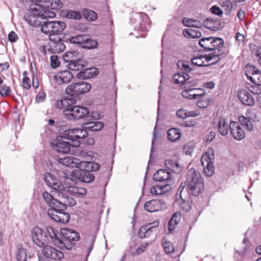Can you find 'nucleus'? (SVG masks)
Segmentation results:
<instances>
[{
  "label": "nucleus",
  "instance_id": "obj_1",
  "mask_svg": "<svg viewBox=\"0 0 261 261\" xmlns=\"http://www.w3.org/2000/svg\"><path fill=\"white\" fill-rule=\"evenodd\" d=\"M76 100L73 98H66L57 100L54 105L56 108L63 110L64 114L70 120L81 119L89 114L87 108L75 106Z\"/></svg>",
  "mask_w": 261,
  "mask_h": 261
},
{
  "label": "nucleus",
  "instance_id": "obj_2",
  "mask_svg": "<svg viewBox=\"0 0 261 261\" xmlns=\"http://www.w3.org/2000/svg\"><path fill=\"white\" fill-rule=\"evenodd\" d=\"M58 194V198L60 199V203L63 205L64 207H60L58 209L59 211L55 210H48L47 214L49 217L54 221L62 223H66L68 222L70 219V215L67 213L64 212L66 209L67 206H73L75 204L76 202L69 192L65 191L57 192L55 193Z\"/></svg>",
  "mask_w": 261,
  "mask_h": 261
},
{
  "label": "nucleus",
  "instance_id": "obj_3",
  "mask_svg": "<svg viewBox=\"0 0 261 261\" xmlns=\"http://www.w3.org/2000/svg\"><path fill=\"white\" fill-rule=\"evenodd\" d=\"M41 6L40 3H35L30 5L29 13L24 15L26 21L32 26L37 27L40 24L38 18H54L56 16V13Z\"/></svg>",
  "mask_w": 261,
  "mask_h": 261
},
{
  "label": "nucleus",
  "instance_id": "obj_4",
  "mask_svg": "<svg viewBox=\"0 0 261 261\" xmlns=\"http://www.w3.org/2000/svg\"><path fill=\"white\" fill-rule=\"evenodd\" d=\"M185 184L192 195L197 196L204 190V180L200 173L194 168L189 169L187 173Z\"/></svg>",
  "mask_w": 261,
  "mask_h": 261
},
{
  "label": "nucleus",
  "instance_id": "obj_5",
  "mask_svg": "<svg viewBox=\"0 0 261 261\" xmlns=\"http://www.w3.org/2000/svg\"><path fill=\"white\" fill-rule=\"evenodd\" d=\"M177 66L178 68H181L184 71L174 74L172 78V81L173 83L176 84H181L184 86V88H188L189 87V84H192V86H196L197 82L193 79V73L191 72L193 69L187 63L183 61H179L177 63Z\"/></svg>",
  "mask_w": 261,
  "mask_h": 261
},
{
  "label": "nucleus",
  "instance_id": "obj_6",
  "mask_svg": "<svg viewBox=\"0 0 261 261\" xmlns=\"http://www.w3.org/2000/svg\"><path fill=\"white\" fill-rule=\"evenodd\" d=\"M49 174L51 176H54L52 174L50 173H45L44 175V180L47 184V185L50 187L51 189H53V191H51V193H48L46 191H45L43 193L42 195L43 197L46 202V204H47L49 206L50 208L48 209V210H55L56 211H58V209H60V207H64V206L60 203V199L58 198V194H57L55 195V193H57V192H61L62 191V189H55L52 185H50L49 184L46 179V175Z\"/></svg>",
  "mask_w": 261,
  "mask_h": 261
},
{
  "label": "nucleus",
  "instance_id": "obj_7",
  "mask_svg": "<svg viewBox=\"0 0 261 261\" xmlns=\"http://www.w3.org/2000/svg\"><path fill=\"white\" fill-rule=\"evenodd\" d=\"M46 179L47 182L52 185L53 187L57 189H62L65 191L70 195H74L76 197L83 196L87 193V190L84 188L76 187L73 186L64 187L61 182L55 176H51L49 174L46 175Z\"/></svg>",
  "mask_w": 261,
  "mask_h": 261
},
{
  "label": "nucleus",
  "instance_id": "obj_8",
  "mask_svg": "<svg viewBox=\"0 0 261 261\" xmlns=\"http://www.w3.org/2000/svg\"><path fill=\"white\" fill-rule=\"evenodd\" d=\"M66 24L61 21H44L41 25V31L49 36L59 35L66 28Z\"/></svg>",
  "mask_w": 261,
  "mask_h": 261
},
{
  "label": "nucleus",
  "instance_id": "obj_9",
  "mask_svg": "<svg viewBox=\"0 0 261 261\" xmlns=\"http://www.w3.org/2000/svg\"><path fill=\"white\" fill-rule=\"evenodd\" d=\"M64 239H61L60 247L67 250H71L74 243V241H77L80 239L79 234L75 231L68 228H63L61 231Z\"/></svg>",
  "mask_w": 261,
  "mask_h": 261
},
{
  "label": "nucleus",
  "instance_id": "obj_10",
  "mask_svg": "<svg viewBox=\"0 0 261 261\" xmlns=\"http://www.w3.org/2000/svg\"><path fill=\"white\" fill-rule=\"evenodd\" d=\"M88 135L87 131L84 128H72L64 131V137L70 140L72 147L80 145L79 139L86 138Z\"/></svg>",
  "mask_w": 261,
  "mask_h": 261
},
{
  "label": "nucleus",
  "instance_id": "obj_11",
  "mask_svg": "<svg viewBox=\"0 0 261 261\" xmlns=\"http://www.w3.org/2000/svg\"><path fill=\"white\" fill-rule=\"evenodd\" d=\"M76 52H67L63 57L64 60L68 63L67 67L69 70L77 71L87 67L88 62L80 59H75Z\"/></svg>",
  "mask_w": 261,
  "mask_h": 261
},
{
  "label": "nucleus",
  "instance_id": "obj_12",
  "mask_svg": "<svg viewBox=\"0 0 261 261\" xmlns=\"http://www.w3.org/2000/svg\"><path fill=\"white\" fill-rule=\"evenodd\" d=\"M214 159V150L212 148H209L207 151L205 152L201 159L203 172L208 177L212 176L215 173L213 163Z\"/></svg>",
  "mask_w": 261,
  "mask_h": 261
},
{
  "label": "nucleus",
  "instance_id": "obj_13",
  "mask_svg": "<svg viewBox=\"0 0 261 261\" xmlns=\"http://www.w3.org/2000/svg\"><path fill=\"white\" fill-rule=\"evenodd\" d=\"M91 88L89 83L82 81L69 85L66 89V93L71 96H77L89 92Z\"/></svg>",
  "mask_w": 261,
  "mask_h": 261
},
{
  "label": "nucleus",
  "instance_id": "obj_14",
  "mask_svg": "<svg viewBox=\"0 0 261 261\" xmlns=\"http://www.w3.org/2000/svg\"><path fill=\"white\" fill-rule=\"evenodd\" d=\"M222 53H218L216 55L205 56H200L193 58L191 62L193 65H197L199 67L208 66L214 65L218 62L220 58L219 56Z\"/></svg>",
  "mask_w": 261,
  "mask_h": 261
},
{
  "label": "nucleus",
  "instance_id": "obj_15",
  "mask_svg": "<svg viewBox=\"0 0 261 261\" xmlns=\"http://www.w3.org/2000/svg\"><path fill=\"white\" fill-rule=\"evenodd\" d=\"M53 148L57 151L62 153H67L70 151V147L72 146V143L70 140L62 136L57 137L56 140L51 142Z\"/></svg>",
  "mask_w": 261,
  "mask_h": 261
},
{
  "label": "nucleus",
  "instance_id": "obj_16",
  "mask_svg": "<svg viewBox=\"0 0 261 261\" xmlns=\"http://www.w3.org/2000/svg\"><path fill=\"white\" fill-rule=\"evenodd\" d=\"M31 236L34 243L39 247H43L47 243L48 237L44 230L38 226L34 227L31 232Z\"/></svg>",
  "mask_w": 261,
  "mask_h": 261
},
{
  "label": "nucleus",
  "instance_id": "obj_17",
  "mask_svg": "<svg viewBox=\"0 0 261 261\" xmlns=\"http://www.w3.org/2000/svg\"><path fill=\"white\" fill-rule=\"evenodd\" d=\"M246 75L248 80L255 85H261V71L255 66H248L246 67Z\"/></svg>",
  "mask_w": 261,
  "mask_h": 261
},
{
  "label": "nucleus",
  "instance_id": "obj_18",
  "mask_svg": "<svg viewBox=\"0 0 261 261\" xmlns=\"http://www.w3.org/2000/svg\"><path fill=\"white\" fill-rule=\"evenodd\" d=\"M71 176L74 178L86 183H90L93 181L95 178L92 172L78 170H73L71 173Z\"/></svg>",
  "mask_w": 261,
  "mask_h": 261
},
{
  "label": "nucleus",
  "instance_id": "obj_19",
  "mask_svg": "<svg viewBox=\"0 0 261 261\" xmlns=\"http://www.w3.org/2000/svg\"><path fill=\"white\" fill-rule=\"evenodd\" d=\"M44 256L54 260H60L64 257V254L60 250L50 246H45L42 249Z\"/></svg>",
  "mask_w": 261,
  "mask_h": 261
},
{
  "label": "nucleus",
  "instance_id": "obj_20",
  "mask_svg": "<svg viewBox=\"0 0 261 261\" xmlns=\"http://www.w3.org/2000/svg\"><path fill=\"white\" fill-rule=\"evenodd\" d=\"M230 132L232 137L236 140H241L245 137L243 129L239 122L232 121L229 124Z\"/></svg>",
  "mask_w": 261,
  "mask_h": 261
},
{
  "label": "nucleus",
  "instance_id": "obj_21",
  "mask_svg": "<svg viewBox=\"0 0 261 261\" xmlns=\"http://www.w3.org/2000/svg\"><path fill=\"white\" fill-rule=\"evenodd\" d=\"M165 207V203L159 199H153L144 204V208L149 212L161 211Z\"/></svg>",
  "mask_w": 261,
  "mask_h": 261
},
{
  "label": "nucleus",
  "instance_id": "obj_22",
  "mask_svg": "<svg viewBox=\"0 0 261 261\" xmlns=\"http://www.w3.org/2000/svg\"><path fill=\"white\" fill-rule=\"evenodd\" d=\"M45 233L48 237V242H51L55 245L60 246L61 244V238L62 237L61 233H59L57 230L55 229L51 226L46 227Z\"/></svg>",
  "mask_w": 261,
  "mask_h": 261
},
{
  "label": "nucleus",
  "instance_id": "obj_23",
  "mask_svg": "<svg viewBox=\"0 0 261 261\" xmlns=\"http://www.w3.org/2000/svg\"><path fill=\"white\" fill-rule=\"evenodd\" d=\"M159 222L155 221L145 226L141 227L138 231V237L141 239L148 238L155 230V228L159 225Z\"/></svg>",
  "mask_w": 261,
  "mask_h": 261
},
{
  "label": "nucleus",
  "instance_id": "obj_24",
  "mask_svg": "<svg viewBox=\"0 0 261 261\" xmlns=\"http://www.w3.org/2000/svg\"><path fill=\"white\" fill-rule=\"evenodd\" d=\"M100 167L99 164L93 162L79 161L78 170L82 171L91 172L96 171Z\"/></svg>",
  "mask_w": 261,
  "mask_h": 261
},
{
  "label": "nucleus",
  "instance_id": "obj_25",
  "mask_svg": "<svg viewBox=\"0 0 261 261\" xmlns=\"http://www.w3.org/2000/svg\"><path fill=\"white\" fill-rule=\"evenodd\" d=\"M239 99L244 104L247 106H253L255 100L251 94L246 90H240L238 93Z\"/></svg>",
  "mask_w": 261,
  "mask_h": 261
},
{
  "label": "nucleus",
  "instance_id": "obj_26",
  "mask_svg": "<svg viewBox=\"0 0 261 261\" xmlns=\"http://www.w3.org/2000/svg\"><path fill=\"white\" fill-rule=\"evenodd\" d=\"M72 73L68 70H63L59 72L54 76L56 81L59 84H67L73 78Z\"/></svg>",
  "mask_w": 261,
  "mask_h": 261
},
{
  "label": "nucleus",
  "instance_id": "obj_27",
  "mask_svg": "<svg viewBox=\"0 0 261 261\" xmlns=\"http://www.w3.org/2000/svg\"><path fill=\"white\" fill-rule=\"evenodd\" d=\"M171 177L170 172L165 169L159 170L153 176L154 180L160 182L166 181L168 182L171 180Z\"/></svg>",
  "mask_w": 261,
  "mask_h": 261
},
{
  "label": "nucleus",
  "instance_id": "obj_28",
  "mask_svg": "<svg viewBox=\"0 0 261 261\" xmlns=\"http://www.w3.org/2000/svg\"><path fill=\"white\" fill-rule=\"evenodd\" d=\"M171 190V186L167 183L163 185L153 186L150 188V192L154 195H162Z\"/></svg>",
  "mask_w": 261,
  "mask_h": 261
},
{
  "label": "nucleus",
  "instance_id": "obj_29",
  "mask_svg": "<svg viewBox=\"0 0 261 261\" xmlns=\"http://www.w3.org/2000/svg\"><path fill=\"white\" fill-rule=\"evenodd\" d=\"M81 69V71L76 74L78 79H90L97 74L98 70L96 68H87Z\"/></svg>",
  "mask_w": 261,
  "mask_h": 261
},
{
  "label": "nucleus",
  "instance_id": "obj_30",
  "mask_svg": "<svg viewBox=\"0 0 261 261\" xmlns=\"http://www.w3.org/2000/svg\"><path fill=\"white\" fill-rule=\"evenodd\" d=\"M192 84H189V87L188 88H185V89L182 92L181 95L183 97L188 99H196L197 96L199 95L197 92L201 91L200 89L191 88L194 87Z\"/></svg>",
  "mask_w": 261,
  "mask_h": 261
},
{
  "label": "nucleus",
  "instance_id": "obj_31",
  "mask_svg": "<svg viewBox=\"0 0 261 261\" xmlns=\"http://www.w3.org/2000/svg\"><path fill=\"white\" fill-rule=\"evenodd\" d=\"M177 191L176 194L175 203L178 205L184 211L188 212L191 209V205L189 201H186L181 196V191L179 193Z\"/></svg>",
  "mask_w": 261,
  "mask_h": 261
},
{
  "label": "nucleus",
  "instance_id": "obj_32",
  "mask_svg": "<svg viewBox=\"0 0 261 261\" xmlns=\"http://www.w3.org/2000/svg\"><path fill=\"white\" fill-rule=\"evenodd\" d=\"M212 42L211 44L213 45L212 51H215L211 55H216L218 53H222L220 55L223 54V51L220 49V48L223 47L224 45L223 40L219 37H212Z\"/></svg>",
  "mask_w": 261,
  "mask_h": 261
},
{
  "label": "nucleus",
  "instance_id": "obj_33",
  "mask_svg": "<svg viewBox=\"0 0 261 261\" xmlns=\"http://www.w3.org/2000/svg\"><path fill=\"white\" fill-rule=\"evenodd\" d=\"M217 128L219 133L222 136H226L228 134L229 128V124L224 118H220L217 124Z\"/></svg>",
  "mask_w": 261,
  "mask_h": 261
},
{
  "label": "nucleus",
  "instance_id": "obj_34",
  "mask_svg": "<svg viewBox=\"0 0 261 261\" xmlns=\"http://www.w3.org/2000/svg\"><path fill=\"white\" fill-rule=\"evenodd\" d=\"M79 160L71 156H66L63 158H59L58 159V162L65 166L68 167H76L77 168V165L79 163Z\"/></svg>",
  "mask_w": 261,
  "mask_h": 261
},
{
  "label": "nucleus",
  "instance_id": "obj_35",
  "mask_svg": "<svg viewBox=\"0 0 261 261\" xmlns=\"http://www.w3.org/2000/svg\"><path fill=\"white\" fill-rule=\"evenodd\" d=\"M165 166L170 170L175 173H179L181 170V167L175 161L172 160H166L165 162Z\"/></svg>",
  "mask_w": 261,
  "mask_h": 261
},
{
  "label": "nucleus",
  "instance_id": "obj_36",
  "mask_svg": "<svg viewBox=\"0 0 261 261\" xmlns=\"http://www.w3.org/2000/svg\"><path fill=\"white\" fill-rule=\"evenodd\" d=\"M182 22L184 25L190 28H201L202 27V23L200 21L193 18H184Z\"/></svg>",
  "mask_w": 261,
  "mask_h": 261
},
{
  "label": "nucleus",
  "instance_id": "obj_37",
  "mask_svg": "<svg viewBox=\"0 0 261 261\" xmlns=\"http://www.w3.org/2000/svg\"><path fill=\"white\" fill-rule=\"evenodd\" d=\"M202 25L206 29L215 31L220 30L219 22L210 18L206 19L202 23Z\"/></svg>",
  "mask_w": 261,
  "mask_h": 261
},
{
  "label": "nucleus",
  "instance_id": "obj_38",
  "mask_svg": "<svg viewBox=\"0 0 261 261\" xmlns=\"http://www.w3.org/2000/svg\"><path fill=\"white\" fill-rule=\"evenodd\" d=\"M181 136V131L177 128H172L167 132L168 139L172 142L178 140Z\"/></svg>",
  "mask_w": 261,
  "mask_h": 261
},
{
  "label": "nucleus",
  "instance_id": "obj_39",
  "mask_svg": "<svg viewBox=\"0 0 261 261\" xmlns=\"http://www.w3.org/2000/svg\"><path fill=\"white\" fill-rule=\"evenodd\" d=\"M180 213H175L173 214L168 223V229L170 231H172L174 230L176 225L180 221Z\"/></svg>",
  "mask_w": 261,
  "mask_h": 261
},
{
  "label": "nucleus",
  "instance_id": "obj_40",
  "mask_svg": "<svg viewBox=\"0 0 261 261\" xmlns=\"http://www.w3.org/2000/svg\"><path fill=\"white\" fill-rule=\"evenodd\" d=\"M183 34L186 37H189L193 38H199L201 37V33L196 29L189 28L183 30Z\"/></svg>",
  "mask_w": 261,
  "mask_h": 261
},
{
  "label": "nucleus",
  "instance_id": "obj_41",
  "mask_svg": "<svg viewBox=\"0 0 261 261\" xmlns=\"http://www.w3.org/2000/svg\"><path fill=\"white\" fill-rule=\"evenodd\" d=\"M212 37H203L199 40V44L207 51H212V46L211 44L212 42Z\"/></svg>",
  "mask_w": 261,
  "mask_h": 261
},
{
  "label": "nucleus",
  "instance_id": "obj_42",
  "mask_svg": "<svg viewBox=\"0 0 261 261\" xmlns=\"http://www.w3.org/2000/svg\"><path fill=\"white\" fill-rule=\"evenodd\" d=\"M162 244L166 254H169L174 251V247L173 243L168 241L166 238H163Z\"/></svg>",
  "mask_w": 261,
  "mask_h": 261
},
{
  "label": "nucleus",
  "instance_id": "obj_43",
  "mask_svg": "<svg viewBox=\"0 0 261 261\" xmlns=\"http://www.w3.org/2000/svg\"><path fill=\"white\" fill-rule=\"evenodd\" d=\"M87 39V35H77L70 38V41L72 43L83 45L84 42Z\"/></svg>",
  "mask_w": 261,
  "mask_h": 261
},
{
  "label": "nucleus",
  "instance_id": "obj_44",
  "mask_svg": "<svg viewBox=\"0 0 261 261\" xmlns=\"http://www.w3.org/2000/svg\"><path fill=\"white\" fill-rule=\"evenodd\" d=\"M64 13L65 16L68 19L79 20L81 18L80 13L75 11L66 10Z\"/></svg>",
  "mask_w": 261,
  "mask_h": 261
},
{
  "label": "nucleus",
  "instance_id": "obj_45",
  "mask_svg": "<svg viewBox=\"0 0 261 261\" xmlns=\"http://www.w3.org/2000/svg\"><path fill=\"white\" fill-rule=\"evenodd\" d=\"M16 258L17 261H29L30 258H27V251L25 249L21 248L18 249L17 251Z\"/></svg>",
  "mask_w": 261,
  "mask_h": 261
},
{
  "label": "nucleus",
  "instance_id": "obj_46",
  "mask_svg": "<svg viewBox=\"0 0 261 261\" xmlns=\"http://www.w3.org/2000/svg\"><path fill=\"white\" fill-rule=\"evenodd\" d=\"M98 46V43L94 40L91 39L87 36V39L85 40L83 45V47L87 49H92Z\"/></svg>",
  "mask_w": 261,
  "mask_h": 261
},
{
  "label": "nucleus",
  "instance_id": "obj_47",
  "mask_svg": "<svg viewBox=\"0 0 261 261\" xmlns=\"http://www.w3.org/2000/svg\"><path fill=\"white\" fill-rule=\"evenodd\" d=\"M221 6L226 13L229 14L233 9V3L230 0H224L221 3Z\"/></svg>",
  "mask_w": 261,
  "mask_h": 261
},
{
  "label": "nucleus",
  "instance_id": "obj_48",
  "mask_svg": "<svg viewBox=\"0 0 261 261\" xmlns=\"http://www.w3.org/2000/svg\"><path fill=\"white\" fill-rule=\"evenodd\" d=\"M210 100L208 98H202L198 100L197 106L200 108H205L209 106Z\"/></svg>",
  "mask_w": 261,
  "mask_h": 261
},
{
  "label": "nucleus",
  "instance_id": "obj_49",
  "mask_svg": "<svg viewBox=\"0 0 261 261\" xmlns=\"http://www.w3.org/2000/svg\"><path fill=\"white\" fill-rule=\"evenodd\" d=\"M149 244L148 243H144L139 246L137 249L136 250L135 252H133L132 254L133 255H139L141 253H142L145 249L148 246Z\"/></svg>",
  "mask_w": 261,
  "mask_h": 261
},
{
  "label": "nucleus",
  "instance_id": "obj_50",
  "mask_svg": "<svg viewBox=\"0 0 261 261\" xmlns=\"http://www.w3.org/2000/svg\"><path fill=\"white\" fill-rule=\"evenodd\" d=\"M194 148V144L192 142L189 143V146L188 144L185 145L184 148L185 153L187 155H191L193 151Z\"/></svg>",
  "mask_w": 261,
  "mask_h": 261
},
{
  "label": "nucleus",
  "instance_id": "obj_51",
  "mask_svg": "<svg viewBox=\"0 0 261 261\" xmlns=\"http://www.w3.org/2000/svg\"><path fill=\"white\" fill-rule=\"evenodd\" d=\"M60 62L57 56L54 55L50 57V65L53 68H56L59 66Z\"/></svg>",
  "mask_w": 261,
  "mask_h": 261
},
{
  "label": "nucleus",
  "instance_id": "obj_52",
  "mask_svg": "<svg viewBox=\"0 0 261 261\" xmlns=\"http://www.w3.org/2000/svg\"><path fill=\"white\" fill-rule=\"evenodd\" d=\"M10 88L9 87L4 85L0 88V94L2 96H8L10 94Z\"/></svg>",
  "mask_w": 261,
  "mask_h": 261
},
{
  "label": "nucleus",
  "instance_id": "obj_53",
  "mask_svg": "<svg viewBox=\"0 0 261 261\" xmlns=\"http://www.w3.org/2000/svg\"><path fill=\"white\" fill-rule=\"evenodd\" d=\"M211 12L217 15L220 17L222 16L223 15V11L222 10L218 7L216 6H214L212 7V8L210 9Z\"/></svg>",
  "mask_w": 261,
  "mask_h": 261
},
{
  "label": "nucleus",
  "instance_id": "obj_54",
  "mask_svg": "<svg viewBox=\"0 0 261 261\" xmlns=\"http://www.w3.org/2000/svg\"><path fill=\"white\" fill-rule=\"evenodd\" d=\"M85 15H86L85 16L86 19L91 21H94L97 18V14L93 11L89 10L87 14H85Z\"/></svg>",
  "mask_w": 261,
  "mask_h": 261
},
{
  "label": "nucleus",
  "instance_id": "obj_55",
  "mask_svg": "<svg viewBox=\"0 0 261 261\" xmlns=\"http://www.w3.org/2000/svg\"><path fill=\"white\" fill-rule=\"evenodd\" d=\"M188 111L184 109H180L176 112V115L179 118L185 119L188 117Z\"/></svg>",
  "mask_w": 261,
  "mask_h": 261
},
{
  "label": "nucleus",
  "instance_id": "obj_56",
  "mask_svg": "<svg viewBox=\"0 0 261 261\" xmlns=\"http://www.w3.org/2000/svg\"><path fill=\"white\" fill-rule=\"evenodd\" d=\"M103 127V124L100 122H94L93 127L92 128V132L98 131L101 129Z\"/></svg>",
  "mask_w": 261,
  "mask_h": 261
},
{
  "label": "nucleus",
  "instance_id": "obj_57",
  "mask_svg": "<svg viewBox=\"0 0 261 261\" xmlns=\"http://www.w3.org/2000/svg\"><path fill=\"white\" fill-rule=\"evenodd\" d=\"M22 83L23 87L27 89H29L31 88V81L30 79L28 77H23L22 79Z\"/></svg>",
  "mask_w": 261,
  "mask_h": 261
},
{
  "label": "nucleus",
  "instance_id": "obj_58",
  "mask_svg": "<svg viewBox=\"0 0 261 261\" xmlns=\"http://www.w3.org/2000/svg\"><path fill=\"white\" fill-rule=\"evenodd\" d=\"M18 39L17 35L13 31L11 32L8 35V39L11 42H15Z\"/></svg>",
  "mask_w": 261,
  "mask_h": 261
},
{
  "label": "nucleus",
  "instance_id": "obj_59",
  "mask_svg": "<svg viewBox=\"0 0 261 261\" xmlns=\"http://www.w3.org/2000/svg\"><path fill=\"white\" fill-rule=\"evenodd\" d=\"M216 136V133L214 131H211L209 132L206 135V142H211L212 141Z\"/></svg>",
  "mask_w": 261,
  "mask_h": 261
},
{
  "label": "nucleus",
  "instance_id": "obj_60",
  "mask_svg": "<svg viewBox=\"0 0 261 261\" xmlns=\"http://www.w3.org/2000/svg\"><path fill=\"white\" fill-rule=\"evenodd\" d=\"M45 98V94L43 92H39L36 98L37 102H42Z\"/></svg>",
  "mask_w": 261,
  "mask_h": 261
},
{
  "label": "nucleus",
  "instance_id": "obj_61",
  "mask_svg": "<svg viewBox=\"0 0 261 261\" xmlns=\"http://www.w3.org/2000/svg\"><path fill=\"white\" fill-rule=\"evenodd\" d=\"M196 122L195 120L186 121L183 123L182 125L186 127H192L196 125Z\"/></svg>",
  "mask_w": 261,
  "mask_h": 261
},
{
  "label": "nucleus",
  "instance_id": "obj_62",
  "mask_svg": "<svg viewBox=\"0 0 261 261\" xmlns=\"http://www.w3.org/2000/svg\"><path fill=\"white\" fill-rule=\"evenodd\" d=\"M239 123L240 124V125L241 124L242 125L244 126L245 125V123H247L249 119L248 118L245 117L244 116H242L239 117Z\"/></svg>",
  "mask_w": 261,
  "mask_h": 261
},
{
  "label": "nucleus",
  "instance_id": "obj_63",
  "mask_svg": "<svg viewBox=\"0 0 261 261\" xmlns=\"http://www.w3.org/2000/svg\"><path fill=\"white\" fill-rule=\"evenodd\" d=\"M93 124H94V122H90L85 123L84 124V129H87L90 131H92V128L93 127Z\"/></svg>",
  "mask_w": 261,
  "mask_h": 261
},
{
  "label": "nucleus",
  "instance_id": "obj_64",
  "mask_svg": "<svg viewBox=\"0 0 261 261\" xmlns=\"http://www.w3.org/2000/svg\"><path fill=\"white\" fill-rule=\"evenodd\" d=\"M237 16L240 20L244 19L245 17V12L242 10H240L237 13Z\"/></svg>",
  "mask_w": 261,
  "mask_h": 261
}]
</instances>
